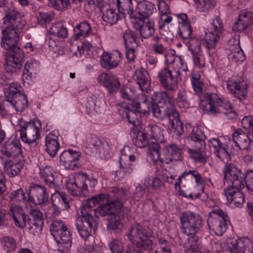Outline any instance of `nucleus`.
I'll list each match as a JSON object with an SVG mask.
<instances>
[{
  "mask_svg": "<svg viewBox=\"0 0 253 253\" xmlns=\"http://www.w3.org/2000/svg\"><path fill=\"white\" fill-rule=\"evenodd\" d=\"M3 23L6 26L1 32L0 45L5 50L8 51L6 57H11L15 60L23 62L24 54L18 46L24 26L20 13L15 10L8 12L3 18Z\"/></svg>",
  "mask_w": 253,
  "mask_h": 253,
  "instance_id": "1",
  "label": "nucleus"
},
{
  "mask_svg": "<svg viewBox=\"0 0 253 253\" xmlns=\"http://www.w3.org/2000/svg\"><path fill=\"white\" fill-rule=\"evenodd\" d=\"M222 172L224 182L230 185L224 190L227 200L236 207H242L245 202V196L241 192L244 187L243 173L231 163L225 164Z\"/></svg>",
  "mask_w": 253,
  "mask_h": 253,
  "instance_id": "2",
  "label": "nucleus"
},
{
  "mask_svg": "<svg viewBox=\"0 0 253 253\" xmlns=\"http://www.w3.org/2000/svg\"><path fill=\"white\" fill-rule=\"evenodd\" d=\"M143 100L142 103L133 101L131 103H123L119 105L118 111L123 119H126L129 124L134 126L140 122L141 114L149 116L151 112L148 108L146 96L141 94L139 96Z\"/></svg>",
  "mask_w": 253,
  "mask_h": 253,
  "instance_id": "3",
  "label": "nucleus"
},
{
  "mask_svg": "<svg viewBox=\"0 0 253 253\" xmlns=\"http://www.w3.org/2000/svg\"><path fill=\"white\" fill-rule=\"evenodd\" d=\"M201 105L211 114L222 113L230 120L235 119L237 116L231 103L226 99L221 100L216 94H205Z\"/></svg>",
  "mask_w": 253,
  "mask_h": 253,
  "instance_id": "4",
  "label": "nucleus"
},
{
  "mask_svg": "<svg viewBox=\"0 0 253 253\" xmlns=\"http://www.w3.org/2000/svg\"><path fill=\"white\" fill-rule=\"evenodd\" d=\"M242 125L243 128H237L233 133V141L239 149L250 152L253 147V140L249 138L246 129L253 134V116H245L242 120Z\"/></svg>",
  "mask_w": 253,
  "mask_h": 253,
  "instance_id": "5",
  "label": "nucleus"
},
{
  "mask_svg": "<svg viewBox=\"0 0 253 253\" xmlns=\"http://www.w3.org/2000/svg\"><path fill=\"white\" fill-rule=\"evenodd\" d=\"M147 104L153 116L159 121H162L168 113L165 112L164 108L173 109V97L169 95L167 92L163 91L160 93L154 94L152 96L151 102Z\"/></svg>",
  "mask_w": 253,
  "mask_h": 253,
  "instance_id": "6",
  "label": "nucleus"
},
{
  "mask_svg": "<svg viewBox=\"0 0 253 253\" xmlns=\"http://www.w3.org/2000/svg\"><path fill=\"white\" fill-rule=\"evenodd\" d=\"M180 229L181 233L187 236L195 235L203 226V218L198 213L185 211L180 213Z\"/></svg>",
  "mask_w": 253,
  "mask_h": 253,
  "instance_id": "7",
  "label": "nucleus"
},
{
  "mask_svg": "<svg viewBox=\"0 0 253 253\" xmlns=\"http://www.w3.org/2000/svg\"><path fill=\"white\" fill-rule=\"evenodd\" d=\"M83 147L85 153L88 155L95 152L102 154L105 159L110 156L111 147L109 143L105 140L98 138L94 135L88 134L86 136Z\"/></svg>",
  "mask_w": 253,
  "mask_h": 253,
  "instance_id": "8",
  "label": "nucleus"
},
{
  "mask_svg": "<svg viewBox=\"0 0 253 253\" xmlns=\"http://www.w3.org/2000/svg\"><path fill=\"white\" fill-rule=\"evenodd\" d=\"M227 215L219 209L213 210L209 214L207 220L210 228L218 236H221L227 228Z\"/></svg>",
  "mask_w": 253,
  "mask_h": 253,
  "instance_id": "9",
  "label": "nucleus"
},
{
  "mask_svg": "<svg viewBox=\"0 0 253 253\" xmlns=\"http://www.w3.org/2000/svg\"><path fill=\"white\" fill-rule=\"evenodd\" d=\"M87 175L84 173H77L73 180H69L66 183V188L73 196L85 197L88 195L87 188Z\"/></svg>",
  "mask_w": 253,
  "mask_h": 253,
  "instance_id": "10",
  "label": "nucleus"
},
{
  "mask_svg": "<svg viewBox=\"0 0 253 253\" xmlns=\"http://www.w3.org/2000/svg\"><path fill=\"white\" fill-rule=\"evenodd\" d=\"M223 31L222 21L219 17L217 16L213 20L211 31H205L204 39L206 42V46L208 49H212L215 47L220 40Z\"/></svg>",
  "mask_w": 253,
  "mask_h": 253,
  "instance_id": "11",
  "label": "nucleus"
},
{
  "mask_svg": "<svg viewBox=\"0 0 253 253\" xmlns=\"http://www.w3.org/2000/svg\"><path fill=\"white\" fill-rule=\"evenodd\" d=\"M20 85L17 83H11L6 88V93L8 98H12L14 109L21 112L27 107L28 100L27 96L20 92Z\"/></svg>",
  "mask_w": 253,
  "mask_h": 253,
  "instance_id": "12",
  "label": "nucleus"
},
{
  "mask_svg": "<svg viewBox=\"0 0 253 253\" xmlns=\"http://www.w3.org/2000/svg\"><path fill=\"white\" fill-rule=\"evenodd\" d=\"M28 190L29 200L35 205L45 206L49 204L48 194L44 186L32 183Z\"/></svg>",
  "mask_w": 253,
  "mask_h": 253,
  "instance_id": "13",
  "label": "nucleus"
},
{
  "mask_svg": "<svg viewBox=\"0 0 253 253\" xmlns=\"http://www.w3.org/2000/svg\"><path fill=\"white\" fill-rule=\"evenodd\" d=\"M0 151L2 156L1 158H22V149L20 141L16 138L8 139L1 145Z\"/></svg>",
  "mask_w": 253,
  "mask_h": 253,
  "instance_id": "14",
  "label": "nucleus"
},
{
  "mask_svg": "<svg viewBox=\"0 0 253 253\" xmlns=\"http://www.w3.org/2000/svg\"><path fill=\"white\" fill-rule=\"evenodd\" d=\"M180 73L178 71H172L168 68H165L158 74L162 85L167 90L175 91L178 81Z\"/></svg>",
  "mask_w": 253,
  "mask_h": 253,
  "instance_id": "15",
  "label": "nucleus"
},
{
  "mask_svg": "<svg viewBox=\"0 0 253 253\" xmlns=\"http://www.w3.org/2000/svg\"><path fill=\"white\" fill-rule=\"evenodd\" d=\"M37 124L38 123L29 122L20 130L21 140L34 146L37 145L36 140L40 137V128Z\"/></svg>",
  "mask_w": 253,
  "mask_h": 253,
  "instance_id": "16",
  "label": "nucleus"
},
{
  "mask_svg": "<svg viewBox=\"0 0 253 253\" xmlns=\"http://www.w3.org/2000/svg\"><path fill=\"white\" fill-rule=\"evenodd\" d=\"M227 87L231 93L240 100L246 99L248 84L243 77L229 80L227 83Z\"/></svg>",
  "mask_w": 253,
  "mask_h": 253,
  "instance_id": "17",
  "label": "nucleus"
},
{
  "mask_svg": "<svg viewBox=\"0 0 253 253\" xmlns=\"http://www.w3.org/2000/svg\"><path fill=\"white\" fill-rule=\"evenodd\" d=\"M197 183H201L203 182L201 175L195 170H189L184 171L180 176L178 177L177 182L174 183L175 189L179 192V194L186 197L187 195L181 191L180 184H183V186L193 182L194 179Z\"/></svg>",
  "mask_w": 253,
  "mask_h": 253,
  "instance_id": "18",
  "label": "nucleus"
},
{
  "mask_svg": "<svg viewBox=\"0 0 253 253\" xmlns=\"http://www.w3.org/2000/svg\"><path fill=\"white\" fill-rule=\"evenodd\" d=\"M9 215L12 218L14 225L19 228L24 229L27 227L30 230L31 217L17 206L10 208Z\"/></svg>",
  "mask_w": 253,
  "mask_h": 253,
  "instance_id": "19",
  "label": "nucleus"
},
{
  "mask_svg": "<svg viewBox=\"0 0 253 253\" xmlns=\"http://www.w3.org/2000/svg\"><path fill=\"white\" fill-rule=\"evenodd\" d=\"M123 206L122 201L118 199L107 202L100 205L98 208L95 209V216L97 217L105 216L109 217L112 214L120 213Z\"/></svg>",
  "mask_w": 253,
  "mask_h": 253,
  "instance_id": "20",
  "label": "nucleus"
},
{
  "mask_svg": "<svg viewBox=\"0 0 253 253\" xmlns=\"http://www.w3.org/2000/svg\"><path fill=\"white\" fill-rule=\"evenodd\" d=\"M81 156L79 151L68 149L60 155V163L66 169H75L79 167V160Z\"/></svg>",
  "mask_w": 253,
  "mask_h": 253,
  "instance_id": "21",
  "label": "nucleus"
},
{
  "mask_svg": "<svg viewBox=\"0 0 253 253\" xmlns=\"http://www.w3.org/2000/svg\"><path fill=\"white\" fill-rule=\"evenodd\" d=\"M152 235V231L139 223H134L131 225L126 236L132 243L140 239L151 237Z\"/></svg>",
  "mask_w": 253,
  "mask_h": 253,
  "instance_id": "22",
  "label": "nucleus"
},
{
  "mask_svg": "<svg viewBox=\"0 0 253 253\" xmlns=\"http://www.w3.org/2000/svg\"><path fill=\"white\" fill-rule=\"evenodd\" d=\"M76 225L81 237L85 240L91 235L92 231L97 228V223L93 219L84 217H78Z\"/></svg>",
  "mask_w": 253,
  "mask_h": 253,
  "instance_id": "23",
  "label": "nucleus"
},
{
  "mask_svg": "<svg viewBox=\"0 0 253 253\" xmlns=\"http://www.w3.org/2000/svg\"><path fill=\"white\" fill-rule=\"evenodd\" d=\"M169 122V128L171 132L180 136L184 132L183 124L180 120L179 114L174 109H170L166 114Z\"/></svg>",
  "mask_w": 253,
  "mask_h": 253,
  "instance_id": "24",
  "label": "nucleus"
},
{
  "mask_svg": "<svg viewBox=\"0 0 253 253\" xmlns=\"http://www.w3.org/2000/svg\"><path fill=\"white\" fill-rule=\"evenodd\" d=\"M211 151L221 160L228 159L231 154L234 153L229 151L225 144H222L218 138H212L208 141Z\"/></svg>",
  "mask_w": 253,
  "mask_h": 253,
  "instance_id": "25",
  "label": "nucleus"
},
{
  "mask_svg": "<svg viewBox=\"0 0 253 253\" xmlns=\"http://www.w3.org/2000/svg\"><path fill=\"white\" fill-rule=\"evenodd\" d=\"M155 9V5L147 0H142L137 2L135 8L132 18L135 19H146L151 15Z\"/></svg>",
  "mask_w": 253,
  "mask_h": 253,
  "instance_id": "26",
  "label": "nucleus"
},
{
  "mask_svg": "<svg viewBox=\"0 0 253 253\" xmlns=\"http://www.w3.org/2000/svg\"><path fill=\"white\" fill-rule=\"evenodd\" d=\"M145 19H135L131 21L134 28L139 31L141 36L145 39L151 37L154 33V23L153 21L148 20L145 22Z\"/></svg>",
  "mask_w": 253,
  "mask_h": 253,
  "instance_id": "27",
  "label": "nucleus"
},
{
  "mask_svg": "<svg viewBox=\"0 0 253 253\" xmlns=\"http://www.w3.org/2000/svg\"><path fill=\"white\" fill-rule=\"evenodd\" d=\"M182 150L175 144H170L165 147L162 152L163 158L161 162L168 164L173 161H181Z\"/></svg>",
  "mask_w": 253,
  "mask_h": 253,
  "instance_id": "28",
  "label": "nucleus"
},
{
  "mask_svg": "<svg viewBox=\"0 0 253 253\" xmlns=\"http://www.w3.org/2000/svg\"><path fill=\"white\" fill-rule=\"evenodd\" d=\"M122 57V54L118 50L113 51L111 53L104 52L101 56V64L107 70L115 68L119 65Z\"/></svg>",
  "mask_w": 253,
  "mask_h": 253,
  "instance_id": "29",
  "label": "nucleus"
},
{
  "mask_svg": "<svg viewBox=\"0 0 253 253\" xmlns=\"http://www.w3.org/2000/svg\"><path fill=\"white\" fill-rule=\"evenodd\" d=\"M232 253H253V243L248 238H240L231 242Z\"/></svg>",
  "mask_w": 253,
  "mask_h": 253,
  "instance_id": "30",
  "label": "nucleus"
},
{
  "mask_svg": "<svg viewBox=\"0 0 253 253\" xmlns=\"http://www.w3.org/2000/svg\"><path fill=\"white\" fill-rule=\"evenodd\" d=\"M59 132L54 130L45 137L46 151L52 157H54L60 147L59 142Z\"/></svg>",
  "mask_w": 253,
  "mask_h": 253,
  "instance_id": "31",
  "label": "nucleus"
},
{
  "mask_svg": "<svg viewBox=\"0 0 253 253\" xmlns=\"http://www.w3.org/2000/svg\"><path fill=\"white\" fill-rule=\"evenodd\" d=\"M120 170L114 171L115 177L117 180H121L127 175L132 173L133 165L127 161L126 154L122 152L120 157Z\"/></svg>",
  "mask_w": 253,
  "mask_h": 253,
  "instance_id": "32",
  "label": "nucleus"
},
{
  "mask_svg": "<svg viewBox=\"0 0 253 253\" xmlns=\"http://www.w3.org/2000/svg\"><path fill=\"white\" fill-rule=\"evenodd\" d=\"M50 231L57 242L67 236H72L69 230L61 220H54L50 226Z\"/></svg>",
  "mask_w": 253,
  "mask_h": 253,
  "instance_id": "33",
  "label": "nucleus"
},
{
  "mask_svg": "<svg viewBox=\"0 0 253 253\" xmlns=\"http://www.w3.org/2000/svg\"><path fill=\"white\" fill-rule=\"evenodd\" d=\"M98 82L107 88L110 93H114L120 86L118 78L114 75L106 73H101L97 79Z\"/></svg>",
  "mask_w": 253,
  "mask_h": 253,
  "instance_id": "34",
  "label": "nucleus"
},
{
  "mask_svg": "<svg viewBox=\"0 0 253 253\" xmlns=\"http://www.w3.org/2000/svg\"><path fill=\"white\" fill-rule=\"evenodd\" d=\"M253 21V13L250 12H243L238 16L232 26V30L234 32H242L246 30L252 24Z\"/></svg>",
  "mask_w": 253,
  "mask_h": 253,
  "instance_id": "35",
  "label": "nucleus"
},
{
  "mask_svg": "<svg viewBox=\"0 0 253 253\" xmlns=\"http://www.w3.org/2000/svg\"><path fill=\"white\" fill-rule=\"evenodd\" d=\"M31 217L30 231L34 235L39 234L42 230L43 218L42 213L39 210L32 209L29 213Z\"/></svg>",
  "mask_w": 253,
  "mask_h": 253,
  "instance_id": "36",
  "label": "nucleus"
},
{
  "mask_svg": "<svg viewBox=\"0 0 253 253\" xmlns=\"http://www.w3.org/2000/svg\"><path fill=\"white\" fill-rule=\"evenodd\" d=\"M25 161L24 158L13 159V160H7L4 163L5 172L10 177H14L18 175L23 169Z\"/></svg>",
  "mask_w": 253,
  "mask_h": 253,
  "instance_id": "37",
  "label": "nucleus"
},
{
  "mask_svg": "<svg viewBox=\"0 0 253 253\" xmlns=\"http://www.w3.org/2000/svg\"><path fill=\"white\" fill-rule=\"evenodd\" d=\"M100 12L102 14L103 20L110 25L116 24L121 19L119 9L116 10L108 4L101 7Z\"/></svg>",
  "mask_w": 253,
  "mask_h": 253,
  "instance_id": "38",
  "label": "nucleus"
},
{
  "mask_svg": "<svg viewBox=\"0 0 253 253\" xmlns=\"http://www.w3.org/2000/svg\"><path fill=\"white\" fill-rule=\"evenodd\" d=\"M133 79L144 91H147L150 87V79L148 72L144 69H137L133 75Z\"/></svg>",
  "mask_w": 253,
  "mask_h": 253,
  "instance_id": "39",
  "label": "nucleus"
},
{
  "mask_svg": "<svg viewBox=\"0 0 253 253\" xmlns=\"http://www.w3.org/2000/svg\"><path fill=\"white\" fill-rule=\"evenodd\" d=\"M122 211L120 213L112 214L108 217L107 223V229L110 232L119 233L122 231L123 225L121 222V215Z\"/></svg>",
  "mask_w": 253,
  "mask_h": 253,
  "instance_id": "40",
  "label": "nucleus"
},
{
  "mask_svg": "<svg viewBox=\"0 0 253 253\" xmlns=\"http://www.w3.org/2000/svg\"><path fill=\"white\" fill-rule=\"evenodd\" d=\"M55 172L49 166H46L40 169V177L51 188H56L57 184L54 182Z\"/></svg>",
  "mask_w": 253,
  "mask_h": 253,
  "instance_id": "41",
  "label": "nucleus"
},
{
  "mask_svg": "<svg viewBox=\"0 0 253 253\" xmlns=\"http://www.w3.org/2000/svg\"><path fill=\"white\" fill-rule=\"evenodd\" d=\"M51 200L53 204L57 205L58 207H64L66 209H69L70 208V198L62 191L55 190L51 195Z\"/></svg>",
  "mask_w": 253,
  "mask_h": 253,
  "instance_id": "42",
  "label": "nucleus"
},
{
  "mask_svg": "<svg viewBox=\"0 0 253 253\" xmlns=\"http://www.w3.org/2000/svg\"><path fill=\"white\" fill-rule=\"evenodd\" d=\"M189 137L193 141V148H203L206 146L204 139L205 135L198 127H194L189 135Z\"/></svg>",
  "mask_w": 253,
  "mask_h": 253,
  "instance_id": "43",
  "label": "nucleus"
},
{
  "mask_svg": "<svg viewBox=\"0 0 253 253\" xmlns=\"http://www.w3.org/2000/svg\"><path fill=\"white\" fill-rule=\"evenodd\" d=\"M147 135L154 138L155 140L163 142L164 140V130L161 127L155 124H149L144 128Z\"/></svg>",
  "mask_w": 253,
  "mask_h": 253,
  "instance_id": "44",
  "label": "nucleus"
},
{
  "mask_svg": "<svg viewBox=\"0 0 253 253\" xmlns=\"http://www.w3.org/2000/svg\"><path fill=\"white\" fill-rule=\"evenodd\" d=\"M75 39H84L88 37L91 33V27L87 22H82L76 25L74 28Z\"/></svg>",
  "mask_w": 253,
  "mask_h": 253,
  "instance_id": "45",
  "label": "nucleus"
},
{
  "mask_svg": "<svg viewBox=\"0 0 253 253\" xmlns=\"http://www.w3.org/2000/svg\"><path fill=\"white\" fill-rule=\"evenodd\" d=\"M119 11L124 14H127L131 20L135 8L132 4V0H117Z\"/></svg>",
  "mask_w": 253,
  "mask_h": 253,
  "instance_id": "46",
  "label": "nucleus"
},
{
  "mask_svg": "<svg viewBox=\"0 0 253 253\" xmlns=\"http://www.w3.org/2000/svg\"><path fill=\"white\" fill-rule=\"evenodd\" d=\"M177 105L180 108H188L192 105V101L189 98L186 90L179 89L175 99Z\"/></svg>",
  "mask_w": 253,
  "mask_h": 253,
  "instance_id": "47",
  "label": "nucleus"
},
{
  "mask_svg": "<svg viewBox=\"0 0 253 253\" xmlns=\"http://www.w3.org/2000/svg\"><path fill=\"white\" fill-rule=\"evenodd\" d=\"M151 237L145 238L138 240L133 243L139 249L137 251H141L145 253H150L153 249V242Z\"/></svg>",
  "mask_w": 253,
  "mask_h": 253,
  "instance_id": "48",
  "label": "nucleus"
},
{
  "mask_svg": "<svg viewBox=\"0 0 253 253\" xmlns=\"http://www.w3.org/2000/svg\"><path fill=\"white\" fill-rule=\"evenodd\" d=\"M162 38L158 36L154 37L153 38L152 41L154 43L152 45V50L156 54L164 55L166 58V62H168L167 49L160 42Z\"/></svg>",
  "mask_w": 253,
  "mask_h": 253,
  "instance_id": "49",
  "label": "nucleus"
},
{
  "mask_svg": "<svg viewBox=\"0 0 253 253\" xmlns=\"http://www.w3.org/2000/svg\"><path fill=\"white\" fill-rule=\"evenodd\" d=\"M51 35L58 39H65L67 37V29L61 23L53 24L49 30Z\"/></svg>",
  "mask_w": 253,
  "mask_h": 253,
  "instance_id": "50",
  "label": "nucleus"
},
{
  "mask_svg": "<svg viewBox=\"0 0 253 253\" xmlns=\"http://www.w3.org/2000/svg\"><path fill=\"white\" fill-rule=\"evenodd\" d=\"M196 9L201 12H208L215 5V0H194Z\"/></svg>",
  "mask_w": 253,
  "mask_h": 253,
  "instance_id": "51",
  "label": "nucleus"
},
{
  "mask_svg": "<svg viewBox=\"0 0 253 253\" xmlns=\"http://www.w3.org/2000/svg\"><path fill=\"white\" fill-rule=\"evenodd\" d=\"M109 198V196L106 194H99L94 196H92L90 198L87 199L83 205V206L88 208L90 210H94L93 208L95 206L96 204H98L101 201L104 200H107Z\"/></svg>",
  "mask_w": 253,
  "mask_h": 253,
  "instance_id": "52",
  "label": "nucleus"
},
{
  "mask_svg": "<svg viewBox=\"0 0 253 253\" xmlns=\"http://www.w3.org/2000/svg\"><path fill=\"white\" fill-rule=\"evenodd\" d=\"M194 149H189V152L191 158L194 159L196 162L201 163H205L207 161L205 149L206 146L201 149V148H194Z\"/></svg>",
  "mask_w": 253,
  "mask_h": 253,
  "instance_id": "53",
  "label": "nucleus"
},
{
  "mask_svg": "<svg viewBox=\"0 0 253 253\" xmlns=\"http://www.w3.org/2000/svg\"><path fill=\"white\" fill-rule=\"evenodd\" d=\"M6 64L5 65V69L6 72L13 73L19 70L22 66V62L16 61L11 57H6Z\"/></svg>",
  "mask_w": 253,
  "mask_h": 253,
  "instance_id": "54",
  "label": "nucleus"
},
{
  "mask_svg": "<svg viewBox=\"0 0 253 253\" xmlns=\"http://www.w3.org/2000/svg\"><path fill=\"white\" fill-rule=\"evenodd\" d=\"M147 137V133L144 130L138 131L135 136H133L134 138L133 143L136 146L143 148L148 144Z\"/></svg>",
  "mask_w": 253,
  "mask_h": 253,
  "instance_id": "55",
  "label": "nucleus"
},
{
  "mask_svg": "<svg viewBox=\"0 0 253 253\" xmlns=\"http://www.w3.org/2000/svg\"><path fill=\"white\" fill-rule=\"evenodd\" d=\"M123 39L125 46H128V44L129 43H135L136 46L138 45L139 39L137 34L134 31L129 29L126 30L124 34Z\"/></svg>",
  "mask_w": 253,
  "mask_h": 253,
  "instance_id": "56",
  "label": "nucleus"
},
{
  "mask_svg": "<svg viewBox=\"0 0 253 253\" xmlns=\"http://www.w3.org/2000/svg\"><path fill=\"white\" fill-rule=\"evenodd\" d=\"M150 185V178L146 177L144 180V183L138 185L136 187L135 191L134 194L135 198L138 199L143 198L145 194V190L148 189Z\"/></svg>",
  "mask_w": 253,
  "mask_h": 253,
  "instance_id": "57",
  "label": "nucleus"
},
{
  "mask_svg": "<svg viewBox=\"0 0 253 253\" xmlns=\"http://www.w3.org/2000/svg\"><path fill=\"white\" fill-rule=\"evenodd\" d=\"M192 28L190 24H183L179 28L178 35L184 41H187L192 36Z\"/></svg>",
  "mask_w": 253,
  "mask_h": 253,
  "instance_id": "58",
  "label": "nucleus"
},
{
  "mask_svg": "<svg viewBox=\"0 0 253 253\" xmlns=\"http://www.w3.org/2000/svg\"><path fill=\"white\" fill-rule=\"evenodd\" d=\"M5 99L2 103L0 102V113L2 114L8 112L11 109H14L12 98L7 97L6 89L4 91Z\"/></svg>",
  "mask_w": 253,
  "mask_h": 253,
  "instance_id": "59",
  "label": "nucleus"
},
{
  "mask_svg": "<svg viewBox=\"0 0 253 253\" xmlns=\"http://www.w3.org/2000/svg\"><path fill=\"white\" fill-rule=\"evenodd\" d=\"M63 239L59 240L58 244H61L58 248V250L61 253H69L72 245V236H67Z\"/></svg>",
  "mask_w": 253,
  "mask_h": 253,
  "instance_id": "60",
  "label": "nucleus"
},
{
  "mask_svg": "<svg viewBox=\"0 0 253 253\" xmlns=\"http://www.w3.org/2000/svg\"><path fill=\"white\" fill-rule=\"evenodd\" d=\"M187 41L189 44L188 49L191 51V54L202 51L201 41L198 39L192 37Z\"/></svg>",
  "mask_w": 253,
  "mask_h": 253,
  "instance_id": "61",
  "label": "nucleus"
},
{
  "mask_svg": "<svg viewBox=\"0 0 253 253\" xmlns=\"http://www.w3.org/2000/svg\"><path fill=\"white\" fill-rule=\"evenodd\" d=\"M229 58L232 62H240L245 60V57L243 51L240 47H238L232 51Z\"/></svg>",
  "mask_w": 253,
  "mask_h": 253,
  "instance_id": "62",
  "label": "nucleus"
},
{
  "mask_svg": "<svg viewBox=\"0 0 253 253\" xmlns=\"http://www.w3.org/2000/svg\"><path fill=\"white\" fill-rule=\"evenodd\" d=\"M194 65L198 68L205 66V59L202 51L192 53Z\"/></svg>",
  "mask_w": 253,
  "mask_h": 253,
  "instance_id": "63",
  "label": "nucleus"
},
{
  "mask_svg": "<svg viewBox=\"0 0 253 253\" xmlns=\"http://www.w3.org/2000/svg\"><path fill=\"white\" fill-rule=\"evenodd\" d=\"M109 248L112 253H123L124 248L122 243L117 239L110 242Z\"/></svg>",
  "mask_w": 253,
  "mask_h": 253,
  "instance_id": "64",
  "label": "nucleus"
}]
</instances>
